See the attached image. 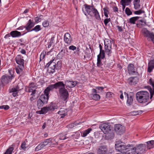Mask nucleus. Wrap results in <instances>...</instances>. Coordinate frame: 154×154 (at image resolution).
<instances>
[{
	"label": "nucleus",
	"instance_id": "60",
	"mask_svg": "<svg viewBox=\"0 0 154 154\" xmlns=\"http://www.w3.org/2000/svg\"><path fill=\"white\" fill-rule=\"evenodd\" d=\"M66 138V136L63 135V134H60V140H65Z\"/></svg>",
	"mask_w": 154,
	"mask_h": 154
},
{
	"label": "nucleus",
	"instance_id": "3",
	"mask_svg": "<svg viewBox=\"0 0 154 154\" xmlns=\"http://www.w3.org/2000/svg\"><path fill=\"white\" fill-rule=\"evenodd\" d=\"M136 98L139 102L141 103H145L147 102L149 99V94L146 91H140L136 93Z\"/></svg>",
	"mask_w": 154,
	"mask_h": 154
},
{
	"label": "nucleus",
	"instance_id": "43",
	"mask_svg": "<svg viewBox=\"0 0 154 154\" xmlns=\"http://www.w3.org/2000/svg\"><path fill=\"white\" fill-rule=\"evenodd\" d=\"M104 50L101 51H100V54L98 55H100V57L101 58L103 59L105 57V52Z\"/></svg>",
	"mask_w": 154,
	"mask_h": 154
},
{
	"label": "nucleus",
	"instance_id": "17",
	"mask_svg": "<svg viewBox=\"0 0 154 154\" xmlns=\"http://www.w3.org/2000/svg\"><path fill=\"white\" fill-rule=\"evenodd\" d=\"M16 61L19 66H24V61L23 57L21 55H18L16 57Z\"/></svg>",
	"mask_w": 154,
	"mask_h": 154
},
{
	"label": "nucleus",
	"instance_id": "50",
	"mask_svg": "<svg viewBox=\"0 0 154 154\" xmlns=\"http://www.w3.org/2000/svg\"><path fill=\"white\" fill-rule=\"evenodd\" d=\"M131 1V0H121V2L123 4H125L126 5H128Z\"/></svg>",
	"mask_w": 154,
	"mask_h": 154
},
{
	"label": "nucleus",
	"instance_id": "7",
	"mask_svg": "<svg viewBox=\"0 0 154 154\" xmlns=\"http://www.w3.org/2000/svg\"><path fill=\"white\" fill-rule=\"evenodd\" d=\"M59 91L61 99L63 100L66 101L69 96L67 90L65 88H59Z\"/></svg>",
	"mask_w": 154,
	"mask_h": 154
},
{
	"label": "nucleus",
	"instance_id": "57",
	"mask_svg": "<svg viewBox=\"0 0 154 154\" xmlns=\"http://www.w3.org/2000/svg\"><path fill=\"white\" fill-rule=\"evenodd\" d=\"M144 11L140 10H139V11H135L134 12V13L135 14H141L142 13H144Z\"/></svg>",
	"mask_w": 154,
	"mask_h": 154
},
{
	"label": "nucleus",
	"instance_id": "31",
	"mask_svg": "<svg viewBox=\"0 0 154 154\" xmlns=\"http://www.w3.org/2000/svg\"><path fill=\"white\" fill-rule=\"evenodd\" d=\"M139 18L140 17H131L129 19V22L133 24H135L136 21L138 20Z\"/></svg>",
	"mask_w": 154,
	"mask_h": 154
},
{
	"label": "nucleus",
	"instance_id": "39",
	"mask_svg": "<svg viewBox=\"0 0 154 154\" xmlns=\"http://www.w3.org/2000/svg\"><path fill=\"white\" fill-rule=\"evenodd\" d=\"M21 89L20 88L18 85L16 87L13 88L11 89V92H17L20 90Z\"/></svg>",
	"mask_w": 154,
	"mask_h": 154
},
{
	"label": "nucleus",
	"instance_id": "23",
	"mask_svg": "<svg viewBox=\"0 0 154 154\" xmlns=\"http://www.w3.org/2000/svg\"><path fill=\"white\" fill-rule=\"evenodd\" d=\"M154 68V59L149 61L148 65L147 71L149 72H152Z\"/></svg>",
	"mask_w": 154,
	"mask_h": 154
},
{
	"label": "nucleus",
	"instance_id": "32",
	"mask_svg": "<svg viewBox=\"0 0 154 154\" xmlns=\"http://www.w3.org/2000/svg\"><path fill=\"white\" fill-rule=\"evenodd\" d=\"M147 145V147L149 149H150L154 147V140H152L146 142Z\"/></svg>",
	"mask_w": 154,
	"mask_h": 154
},
{
	"label": "nucleus",
	"instance_id": "63",
	"mask_svg": "<svg viewBox=\"0 0 154 154\" xmlns=\"http://www.w3.org/2000/svg\"><path fill=\"white\" fill-rule=\"evenodd\" d=\"M119 31L120 32H122L123 30L122 27L121 26H116Z\"/></svg>",
	"mask_w": 154,
	"mask_h": 154
},
{
	"label": "nucleus",
	"instance_id": "41",
	"mask_svg": "<svg viewBox=\"0 0 154 154\" xmlns=\"http://www.w3.org/2000/svg\"><path fill=\"white\" fill-rule=\"evenodd\" d=\"M103 10L104 11V13L105 16L106 17H108V14L109 13L108 8L107 7L104 8H103Z\"/></svg>",
	"mask_w": 154,
	"mask_h": 154
},
{
	"label": "nucleus",
	"instance_id": "48",
	"mask_svg": "<svg viewBox=\"0 0 154 154\" xmlns=\"http://www.w3.org/2000/svg\"><path fill=\"white\" fill-rule=\"evenodd\" d=\"M142 113V112L141 111H134L132 112V114L133 115L135 116L141 114Z\"/></svg>",
	"mask_w": 154,
	"mask_h": 154
},
{
	"label": "nucleus",
	"instance_id": "42",
	"mask_svg": "<svg viewBox=\"0 0 154 154\" xmlns=\"http://www.w3.org/2000/svg\"><path fill=\"white\" fill-rule=\"evenodd\" d=\"M79 123H77L76 122H74V123H71V124H70L68 125L67 126L68 128H72L74 127L75 126H76L78 125Z\"/></svg>",
	"mask_w": 154,
	"mask_h": 154
},
{
	"label": "nucleus",
	"instance_id": "15",
	"mask_svg": "<svg viewBox=\"0 0 154 154\" xmlns=\"http://www.w3.org/2000/svg\"><path fill=\"white\" fill-rule=\"evenodd\" d=\"M13 78V76L12 75L10 76L5 75L2 76V82L3 83L7 84L11 81Z\"/></svg>",
	"mask_w": 154,
	"mask_h": 154
},
{
	"label": "nucleus",
	"instance_id": "22",
	"mask_svg": "<svg viewBox=\"0 0 154 154\" xmlns=\"http://www.w3.org/2000/svg\"><path fill=\"white\" fill-rule=\"evenodd\" d=\"M67 111L66 109L63 108H61L58 113L61 116V118H63L67 115Z\"/></svg>",
	"mask_w": 154,
	"mask_h": 154
},
{
	"label": "nucleus",
	"instance_id": "12",
	"mask_svg": "<svg viewBox=\"0 0 154 154\" xmlns=\"http://www.w3.org/2000/svg\"><path fill=\"white\" fill-rule=\"evenodd\" d=\"M57 61L56 60L53 59L51 60L49 63H48L46 65V67H49L50 68L52 69V70H51L50 72L53 73L55 72V69L56 68Z\"/></svg>",
	"mask_w": 154,
	"mask_h": 154
},
{
	"label": "nucleus",
	"instance_id": "29",
	"mask_svg": "<svg viewBox=\"0 0 154 154\" xmlns=\"http://www.w3.org/2000/svg\"><path fill=\"white\" fill-rule=\"evenodd\" d=\"M24 66L18 65L16 68V72L18 74H20L22 73L24 69Z\"/></svg>",
	"mask_w": 154,
	"mask_h": 154
},
{
	"label": "nucleus",
	"instance_id": "1",
	"mask_svg": "<svg viewBox=\"0 0 154 154\" xmlns=\"http://www.w3.org/2000/svg\"><path fill=\"white\" fill-rule=\"evenodd\" d=\"M99 128L103 132L106 134V138L108 140L112 139L114 137V131L112 129L111 126L108 123L101 124Z\"/></svg>",
	"mask_w": 154,
	"mask_h": 154
},
{
	"label": "nucleus",
	"instance_id": "49",
	"mask_svg": "<svg viewBox=\"0 0 154 154\" xmlns=\"http://www.w3.org/2000/svg\"><path fill=\"white\" fill-rule=\"evenodd\" d=\"M140 2H134L135 9H137L140 7Z\"/></svg>",
	"mask_w": 154,
	"mask_h": 154
},
{
	"label": "nucleus",
	"instance_id": "37",
	"mask_svg": "<svg viewBox=\"0 0 154 154\" xmlns=\"http://www.w3.org/2000/svg\"><path fill=\"white\" fill-rule=\"evenodd\" d=\"M49 111H53L55 109H56L57 108L55 105L51 104L47 107Z\"/></svg>",
	"mask_w": 154,
	"mask_h": 154
},
{
	"label": "nucleus",
	"instance_id": "34",
	"mask_svg": "<svg viewBox=\"0 0 154 154\" xmlns=\"http://www.w3.org/2000/svg\"><path fill=\"white\" fill-rule=\"evenodd\" d=\"M102 63L100 55L97 56V66L98 67L102 68Z\"/></svg>",
	"mask_w": 154,
	"mask_h": 154
},
{
	"label": "nucleus",
	"instance_id": "27",
	"mask_svg": "<svg viewBox=\"0 0 154 154\" xmlns=\"http://www.w3.org/2000/svg\"><path fill=\"white\" fill-rule=\"evenodd\" d=\"M49 111L47 107H45L42 108L41 110L36 112L37 113L40 114H45Z\"/></svg>",
	"mask_w": 154,
	"mask_h": 154
},
{
	"label": "nucleus",
	"instance_id": "26",
	"mask_svg": "<svg viewBox=\"0 0 154 154\" xmlns=\"http://www.w3.org/2000/svg\"><path fill=\"white\" fill-rule=\"evenodd\" d=\"M90 98L91 97L93 100H98L100 98V96L97 94H93L89 95Z\"/></svg>",
	"mask_w": 154,
	"mask_h": 154
},
{
	"label": "nucleus",
	"instance_id": "58",
	"mask_svg": "<svg viewBox=\"0 0 154 154\" xmlns=\"http://www.w3.org/2000/svg\"><path fill=\"white\" fill-rule=\"evenodd\" d=\"M69 49L70 50L74 51L76 49V48L75 46L74 45H71L69 47Z\"/></svg>",
	"mask_w": 154,
	"mask_h": 154
},
{
	"label": "nucleus",
	"instance_id": "21",
	"mask_svg": "<svg viewBox=\"0 0 154 154\" xmlns=\"http://www.w3.org/2000/svg\"><path fill=\"white\" fill-rule=\"evenodd\" d=\"M71 38L70 34L67 32L66 33L64 36V41L67 44H70L71 41Z\"/></svg>",
	"mask_w": 154,
	"mask_h": 154
},
{
	"label": "nucleus",
	"instance_id": "64",
	"mask_svg": "<svg viewBox=\"0 0 154 154\" xmlns=\"http://www.w3.org/2000/svg\"><path fill=\"white\" fill-rule=\"evenodd\" d=\"M54 37H52L51 38V41H50L49 44L51 45H52V44L54 43Z\"/></svg>",
	"mask_w": 154,
	"mask_h": 154
},
{
	"label": "nucleus",
	"instance_id": "45",
	"mask_svg": "<svg viewBox=\"0 0 154 154\" xmlns=\"http://www.w3.org/2000/svg\"><path fill=\"white\" fill-rule=\"evenodd\" d=\"M126 14L128 15H130L132 14V12L131 11L130 9L128 8H126L125 10Z\"/></svg>",
	"mask_w": 154,
	"mask_h": 154
},
{
	"label": "nucleus",
	"instance_id": "10",
	"mask_svg": "<svg viewBox=\"0 0 154 154\" xmlns=\"http://www.w3.org/2000/svg\"><path fill=\"white\" fill-rule=\"evenodd\" d=\"M114 129L117 134L120 135L124 132L125 127L120 124H117L115 125Z\"/></svg>",
	"mask_w": 154,
	"mask_h": 154
},
{
	"label": "nucleus",
	"instance_id": "9",
	"mask_svg": "<svg viewBox=\"0 0 154 154\" xmlns=\"http://www.w3.org/2000/svg\"><path fill=\"white\" fill-rule=\"evenodd\" d=\"M65 84H64L63 82H59L54 85H50L48 86V88L49 89V90L51 91L53 89H57L58 88H65Z\"/></svg>",
	"mask_w": 154,
	"mask_h": 154
},
{
	"label": "nucleus",
	"instance_id": "18",
	"mask_svg": "<svg viewBox=\"0 0 154 154\" xmlns=\"http://www.w3.org/2000/svg\"><path fill=\"white\" fill-rule=\"evenodd\" d=\"M125 97H127V103L128 105H131L133 102V97L131 95L128 94L126 92H124Z\"/></svg>",
	"mask_w": 154,
	"mask_h": 154
},
{
	"label": "nucleus",
	"instance_id": "19",
	"mask_svg": "<svg viewBox=\"0 0 154 154\" xmlns=\"http://www.w3.org/2000/svg\"><path fill=\"white\" fill-rule=\"evenodd\" d=\"M149 84L152 85L153 89V90H152L151 88L150 90H149L150 94V98L151 99L154 94V80L152 79H150L149 80Z\"/></svg>",
	"mask_w": 154,
	"mask_h": 154
},
{
	"label": "nucleus",
	"instance_id": "16",
	"mask_svg": "<svg viewBox=\"0 0 154 154\" xmlns=\"http://www.w3.org/2000/svg\"><path fill=\"white\" fill-rule=\"evenodd\" d=\"M77 83L76 81H73L67 80L65 81V84L66 87L73 88L76 86Z\"/></svg>",
	"mask_w": 154,
	"mask_h": 154
},
{
	"label": "nucleus",
	"instance_id": "59",
	"mask_svg": "<svg viewBox=\"0 0 154 154\" xmlns=\"http://www.w3.org/2000/svg\"><path fill=\"white\" fill-rule=\"evenodd\" d=\"M10 93H13L12 95L14 97L16 96L17 95L18 92H11V90L9 91Z\"/></svg>",
	"mask_w": 154,
	"mask_h": 154
},
{
	"label": "nucleus",
	"instance_id": "5",
	"mask_svg": "<svg viewBox=\"0 0 154 154\" xmlns=\"http://www.w3.org/2000/svg\"><path fill=\"white\" fill-rule=\"evenodd\" d=\"M142 35L149 41H151L154 44V34L149 32L146 28H143L141 30Z\"/></svg>",
	"mask_w": 154,
	"mask_h": 154
},
{
	"label": "nucleus",
	"instance_id": "6",
	"mask_svg": "<svg viewBox=\"0 0 154 154\" xmlns=\"http://www.w3.org/2000/svg\"><path fill=\"white\" fill-rule=\"evenodd\" d=\"M104 49L106 53L108 56H110L112 53V43L110 40L105 39L104 40Z\"/></svg>",
	"mask_w": 154,
	"mask_h": 154
},
{
	"label": "nucleus",
	"instance_id": "36",
	"mask_svg": "<svg viewBox=\"0 0 154 154\" xmlns=\"http://www.w3.org/2000/svg\"><path fill=\"white\" fill-rule=\"evenodd\" d=\"M65 51L63 50H62L57 55V57L59 59L62 58L64 55Z\"/></svg>",
	"mask_w": 154,
	"mask_h": 154
},
{
	"label": "nucleus",
	"instance_id": "56",
	"mask_svg": "<svg viewBox=\"0 0 154 154\" xmlns=\"http://www.w3.org/2000/svg\"><path fill=\"white\" fill-rule=\"evenodd\" d=\"M33 89L31 87L29 86L27 87L26 88V91L28 92H32V91Z\"/></svg>",
	"mask_w": 154,
	"mask_h": 154
},
{
	"label": "nucleus",
	"instance_id": "2",
	"mask_svg": "<svg viewBox=\"0 0 154 154\" xmlns=\"http://www.w3.org/2000/svg\"><path fill=\"white\" fill-rule=\"evenodd\" d=\"M85 8L86 13L85 12L83 8L82 11L85 15H90L91 16H94L97 20H100V18L97 10L93 6L85 4L84 5Z\"/></svg>",
	"mask_w": 154,
	"mask_h": 154
},
{
	"label": "nucleus",
	"instance_id": "55",
	"mask_svg": "<svg viewBox=\"0 0 154 154\" xmlns=\"http://www.w3.org/2000/svg\"><path fill=\"white\" fill-rule=\"evenodd\" d=\"M57 62V64H56V68L57 69H59L61 65V63L60 61H58Z\"/></svg>",
	"mask_w": 154,
	"mask_h": 154
},
{
	"label": "nucleus",
	"instance_id": "8",
	"mask_svg": "<svg viewBox=\"0 0 154 154\" xmlns=\"http://www.w3.org/2000/svg\"><path fill=\"white\" fill-rule=\"evenodd\" d=\"M50 91L49 89L47 87L44 91V94L41 95L39 99L42 100L45 104H46L48 103L49 98L48 95Z\"/></svg>",
	"mask_w": 154,
	"mask_h": 154
},
{
	"label": "nucleus",
	"instance_id": "61",
	"mask_svg": "<svg viewBox=\"0 0 154 154\" xmlns=\"http://www.w3.org/2000/svg\"><path fill=\"white\" fill-rule=\"evenodd\" d=\"M110 21V19H106L104 20V22L105 25H106Z\"/></svg>",
	"mask_w": 154,
	"mask_h": 154
},
{
	"label": "nucleus",
	"instance_id": "35",
	"mask_svg": "<svg viewBox=\"0 0 154 154\" xmlns=\"http://www.w3.org/2000/svg\"><path fill=\"white\" fill-rule=\"evenodd\" d=\"M51 141V138H49V139L45 140L44 142L42 143V147H44L46 145H47L48 143L50 142Z\"/></svg>",
	"mask_w": 154,
	"mask_h": 154
},
{
	"label": "nucleus",
	"instance_id": "28",
	"mask_svg": "<svg viewBox=\"0 0 154 154\" xmlns=\"http://www.w3.org/2000/svg\"><path fill=\"white\" fill-rule=\"evenodd\" d=\"M92 129L91 128H88L87 129L83 131L81 135L82 137H86L90 132L92 131Z\"/></svg>",
	"mask_w": 154,
	"mask_h": 154
},
{
	"label": "nucleus",
	"instance_id": "47",
	"mask_svg": "<svg viewBox=\"0 0 154 154\" xmlns=\"http://www.w3.org/2000/svg\"><path fill=\"white\" fill-rule=\"evenodd\" d=\"M46 53V52L45 51H43L42 53L40 56V60L43 59L45 57V54Z\"/></svg>",
	"mask_w": 154,
	"mask_h": 154
},
{
	"label": "nucleus",
	"instance_id": "46",
	"mask_svg": "<svg viewBox=\"0 0 154 154\" xmlns=\"http://www.w3.org/2000/svg\"><path fill=\"white\" fill-rule=\"evenodd\" d=\"M49 25V22L47 20H45L42 23V25L45 27H47Z\"/></svg>",
	"mask_w": 154,
	"mask_h": 154
},
{
	"label": "nucleus",
	"instance_id": "44",
	"mask_svg": "<svg viewBox=\"0 0 154 154\" xmlns=\"http://www.w3.org/2000/svg\"><path fill=\"white\" fill-rule=\"evenodd\" d=\"M43 17V16L42 15H40L39 17H37L35 18V22L36 23H38L40 21H41L42 18Z\"/></svg>",
	"mask_w": 154,
	"mask_h": 154
},
{
	"label": "nucleus",
	"instance_id": "20",
	"mask_svg": "<svg viewBox=\"0 0 154 154\" xmlns=\"http://www.w3.org/2000/svg\"><path fill=\"white\" fill-rule=\"evenodd\" d=\"M138 80L136 77H130L128 79V82L130 85H134L137 84Z\"/></svg>",
	"mask_w": 154,
	"mask_h": 154
},
{
	"label": "nucleus",
	"instance_id": "14",
	"mask_svg": "<svg viewBox=\"0 0 154 154\" xmlns=\"http://www.w3.org/2000/svg\"><path fill=\"white\" fill-rule=\"evenodd\" d=\"M107 151V148L106 146H99L97 150L98 154H106Z\"/></svg>",
	"mask_w": 154,
	"mask_h": 154
},
{
	"label": "nucleus",
	"instance_id": "52",
	"mask_svg": "<svg viewBox=\"0 0 154 154\" xmlns=\"http://www.w3.org/2000/svg\"><path fill=\"white\" fill-rule=\"evenodd\" d=\"M29 86L31 88H35L37 87V85L36 84H35L33 82H32L30 83L29 84Z\"/></svg>",
	"mask_w": 154,
	"mask_h": 154
},
{
	"label": "nucleus",
	"instance_id": "13",
	"mask_svg": "<svg viewBox=\"0 0 154 154\" xmlns=\"http://www.w3.org/2000/svg\"><path fill=\"white\" fill-rule=\"evenodd\" d=\"M128 69L130 74L134 75L137 72L136 69L133 64H129L128 67Z\"/></svg>",
	"mask_w": 154,
	"mask_h": 154
},
{
	"label": "nucleus",
	"instance_id": "40",
	"mask_svg": "<svg viewBox=\"0 0 154 154\" xmlns=\"http://www.w3.org/2000/svg\"><path fill=\"white\" fill-rule=\"evenodd\" d=\"M41 29L40 27V26L39 25H37L34 27L31 31H35L37 32L40 30Z\"/></svg>",
	"mask_w": 154,
	"mask_h": 154
},
{
	"label": "nucleus",
	"instance_id": "51",
	"mask_svg": "<svg viewBox=\"0 0 154 154\" xmlns=\"http://www.w3.org/2000/svg\"><path fill=\"white\" fill-rule=\"evenodd\" d=\"M26 147V143L25 142H23L21 145V148L23 150H25Z\"/></svg>",
	"mask_w": 154,
	"mask_h": 154
},
{
	"label": "nucleus",
	"instance_id": "11",
	"mask_svg": "<svg viewBox=\"0 0 154 154\" xmlns=\"http://www.w3.org/2000/svg\"><path fill=\"white\" fill-rule=\"evenodd\" d=\"M146 146L145 144H140L135 147V150L137 154H141L145 150Z\"/></svg>",
	"mask_w": 154,
	"mask_h": 154
},
{
	"label": "nucleus",
	"instance_id": "54",
	"mask_svg": "<svg viewBox=\"0 0 154 154\" xmlns=\"http://www.w3.org/2000/svg\"><path fill=\"white\" fill-rule=\"evenodd\" d=\"M9 108V107L8 105H3L0 106V109H4L5 110H7Z\"/></svg>",
	"mask_w": 154,
	"mask_h": 154
},
{
	"label": "nucleus",
	"instance_id": "24",
	"mask_svg": "<svg viewBox=\"0 0 154 154\" xmlns=\"http://www.w3.org/2000/svg\"><path fill=\"white\" fill-rule=\"evenodd\" d=\"M10 34L13 38L18 37L21 35V33L20 32L16 30L13 31L11 32Z\"/></svg>",
	"mask_w": 154,
	"mask_h": 154
},
{
	"label": "nucleus",
	"instance_id": "33",
	"mask_svg": "<svg viewBox=\"0 0 154 154\" xmlns=\"http://www.w3.org/2000/svg\"><path fill=\"white\" fill-rule=\"evenodd\" d=\"M44 104H45V103L40 99H38L37 100V106L38 109L41 108Z\"/></svg>",
	"mask_w": 154,
	"mask_h": 154
},
{
	"label": "nucleus",
	"instance_id": "38",
	"mask_svg": "<svg viewBox=\"0 0 154 154\" xmlns=\"http://www.w3.org/2000/svg\"><path fill=\"white\" fill-rule=\"evenodd\" d=\"M14 148L13 147H11L8 149L4 154H11L13 150H14Z\"/></svg>",
	"mask_w": 154,
	"mask_h": 154
},
{
	"label": "nucleus",
	"instance_id": "53",
	"mask_svg": "<svg viewBox=\"0 0 154 154\" xmlns=\"http://www.w3.org/2000/svg\"><path fill=\"white\" fill-rule=\"evenodd\" d=\"M42 144H39L35 148V150L36 151H38L41 149L43 147H42Z\"/></svg>",
	"mask_w": 154,
	"mask_h": 154
},
{
	"label": "nucleus",
	"instance_id": "4",
	"mask_svg": "<svg viewBox=\"0 0 154 154\" xmlns=\"http://www.w3.org/2000/svg\"><path fill=\"white\" fill-rule=\"evenodd\" d=\"M133 147L132 144L126 145L124 143H122L120 140L116 141L115 144L116 149L122 153L125 152V151L129 149L133 148Z\"/></svg>",
	"mask_w": 154,
	"mask_h": 154
},
{
	"label": "nucleus",
	"instance_id": "62",
	"mask_svg": "<svg viewBox=\"0 0 154 154\" xmlns=\"http://www.w3.org/2000/svg\"><path fill=\"white\" fill-rule=\"evenodd\" d=\"M113 94V93L111 92H108L106 94V96L107 97H111L112 96V95Z\"/></svg>",
	"mask_w": 154,
	"mask_h": 154
},
{
	"label": "nucleus",
	"instance_id": "25",
	"mask_svg": "<svg viewBox=\"0 0 154 154\" xmlns=\"http://www.w3.org/2000/svg\"><path fill=\"white\" fill-rule=\"evenodd\" d=\"M34 26V24L33 23L32 21L31 20H29L25 27L26 30L29 31Z\"/></svg>",
	"mask_w": 154,
	"mask_h": 154
},
{
	"label": "nucleus",
	"instance_id": "30",
	"mask_svg": "<svg viewBox=\"0 0 154 154\" xmlns=\"http://www.w3.org/2000/svg\"><path fill=\"white\" fill-rule=\"evenodd\" d=\"M133 148L128 149L126 152V154H135L136 153L135 150V146L133 145Z\"/></svg>",
	"mask_w": 154,
	"mask_h": 154
}]
</instances>
